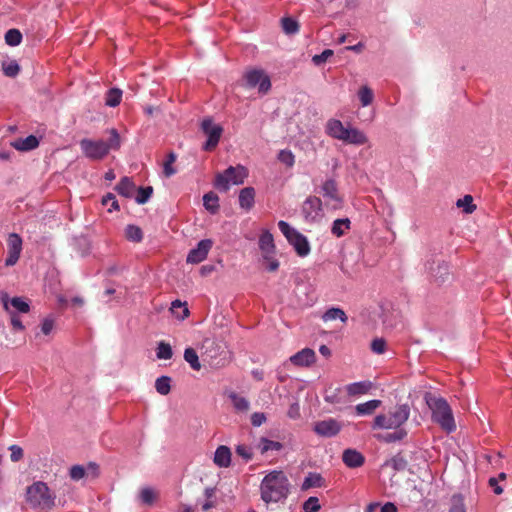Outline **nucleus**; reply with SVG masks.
Segmentation results:
<instances>
[{"mask_svg": "<svg viewBox=\"0 0 512 512\" xmlns=\"http://www.w3.org/2000/svg\"><path fill=\"white\" fill-rule=\"evenodd\" d=\"M289 480L283 471L273 470L262 480L261 498L265 503L279 502L289 493Z\"/></svg>", "mask_w": 512, "mask_h": 512, "instance_id": "obj_1", "label": "nucleus"}, {"mask_svg": "<svg viewBox=\"0 0 512 512\" xmlns=\"http://www.w3.org/2000/svg\"><path fill=\"white\" fill-rule=\"evenodd\" d=\"M425 401L432 411V420L445 432H454L456 430V424L448 402L444 398L437 397L431 393L425 394Z\"/></svg>", "mask_w": 512, "mask_h": 512, "instance_id": "obj_2", "label": "nucleus"}, {"mask_svg": "<svg viewBox=\"0 0 512 512\" xmlns=\"http://www.w3.org/2000/svg\"><path fill=\"white\" fill-rule=\"evenodd\" d=\"M120 145V135L116 129L110 130V139L108 142L103 140H91L87 138L80 141L82 152L87 158L92 160L103 159L111 149L118 150Z\"/></svg>", "mask_w": 512, "mask_h": 512, "instance_id": "obj_3", "label": "nucleus"}, {"mask_svg": "<svg viewBox=\"0 0 512 512\" xmlns=\"http://www.w3.org/2000/svg\"><path fill=\"white\" fill-rule=\"evenodd\" d=\"M410 408L407 404L397 405L387 413L377 415L372 423V429H400L409 419Z\"/></svg>", "mask_w": 512, "mask_h": 512, "instance_id": "obj_4", "label": "nucleus"}, {"mask_svg": "<svg viewBox=\"0 0 512 512\" xmlns=\"http://www.w3.org/2000/svg\"><path fill=\"white\" fill-rule=\"evenodd\" d=\"M326 133L337 140L348 144L364 145L368 142L367 136L357 128H346L340 120L330 119L326 124Z\"/></svg>", "mask_w": 512, "mask_h": 512, "instance_id": "obj_5", "label": "nucleus"}, {"mask_svg": "<svg viewBox=\"0 0 512 512\" xmlns=\"http://www.w3.org/2000/svg\"><path fill=\"white\" fill-rule=\"evenodd\" d=\"M26 501L33 508L51 509L55 505V495L46 483L38 481L27 487Z\"/></svg>", "mask_w": 512, "mask_h": 512, "instance_id": "obj_6", "label": "nucleus"}, {"mask_svg": "<svg viewBox=\"0 0 512 512\" xmlns=\"http://www.w3.org/2000/svg\"><path fill=\"white\" fill-rule=\"evenodd\" d=\"M248 176V171L244 166H230L223 173H219L215 178V187L223 192H227L231 185H240Z\"/></svg>", "mask_w": 512, "mask_h": 512, "instance_id": "obj_7", "label": "nucleus"}, {"mask_svg": "<svg viewBox=\"0 0 512 512\" xmlns=\"http://www.w3.org/2000/svg\"><path fill=\"white\" fill-rule=\"evenodd\" d=\"M278 227L300 257H305L310 253L309 242L303 234L283 220L278 222Z\"/></svg>", "mask_w": 512, "mask_h": 512, "instance_id": "obj_8", "label": "nucleus"}, {"mask_svg": "<svg viewBox=\"0 0 512 512\" xmlns=\"http://www.w3.org/2000/svg\"><path fill=\"white\" fill-rule=\"evenodd\" d=\"M203 360L212 368H220L227 364V357L224 351H220V346L213 340H205L203 344Z\"/></svg>", "mask_w": 512, "mask_h": 512, "instance_id": "obj_9", "label": "nucleus"}, {"mask_svg": "<svg viewBox=\"0 0 512 512\" xmlns=\"http://www.w3.org/2000/svg\"><path fill=\"white\" fill-rule=\"evenodd\" d=\"M320 193L325 199L327 208L338 210L342 208L343 198L339 193L337 182L334 179H327L321 185Z\"/></svg>", "mask_w": 512, "mask_h": 512, "instance_id": "obj_10", "label": "nucleus"}, {"mask_svg": "<svg viewBox=\"0 0 512 512\" xmlns=\"http://www.w3.org/2000/svg\"><path fill=\"white\" fill-rule=\"evenodd\" d=\"M201 130L207 136V141L203 145V150H214L219 143L223 133V128L218 124H214L213 120L208 117L203 119L201 122Z\"/></svg>", "mask_w": 512, "mask_h": 512, "instance_id": "obj_11", "label": "nucleus"}, {"mask_svg": "<svg viewBox=\"0 0 512 512\" xmlns=\"http://www.w3.org/2000/svg\"><path fill=\"white\" fill-rule=\"evenodd\" d=\"M244 78L249 88L258 86V90L262 94H266L271 88L270 78L262 69L248 70Z\"/></svg>", "mask_w": 512, "mask_h": 512, "instance_id": "obj_12", "label": "nucleus"}, {"mask_svg": "<svg viewBox=\"0 0 512 512\" xmlns=\"http://www.w3.org/2000/svg\"><path fill=\"white\" fill-rule=\"evenodd\" d=\"M302 214L307 222L319 221L323 216V202L317 196H309L302 204Z\"/></svg>", "mask_w": 512, "mask_h": 512, "instance_id": "obj_13", "label": "nucleus"}, {"mask_svg": "<svg viewBox=\"0 0 512 512\" xmlns=\"http://www.w3.org/2000/svg\"><path fill=\"white\" fill-rule=\"evenodd\" d=\"M22 251V239L16 233L9 234L7 238V253L8 256L5 260L6 266H14L21 255Z\"/></svg>", "mask_w": 512, "mask_h": 512, "instance_id": "obj_14", "label": "nucleus"}, {"mask_svg": "<svg viewBox=\"0 0 512 512\" xmlns=\"http://www.w3.org/2000/svg\"><path fill=\"white\" fill-rule=\"evenodd\" d=\"M341 424L333 418L318 421L314 425V431L316 434L322 437H333L341 431Z\"/></svg>", "mask_w": 512, "mask_h": 512, "instance_id": "obj_15", "label": "nucleus"}, {"mask_svg": "<svg viewBox=\"0 0 512 512\" xmlns=\"http://www.w3.org/2000/svg\"><path fill=\"white\" fill-rule=\"evenodd\" d=\"M213 245L212 240L210 239H203L198 244L197 247L192 249L188 256H187V262L192 264H198L202 261H204L211 250Z\"/></svg>", "mask_w": 512, "mask_h": 512, "instance_id": "obj_16", "label": "nucleus"}, {"mask_svg": "<svg viewBox=\"0 0 512 512\" xmlns=\"http://www.w3.org/2000/svg\"><path fill=\"white\" fill-rule=\"evenodd\" d=\"M316 360V354L314 350L310 348H304L290 357V361L296 366H310Z\"/></svg>", "mask_w": 512, "mask_h": 512, "instance_id": "obj_17", "label": "nucleus"}, {"mask_svg": "<svg viewBox=\"0 0 512 512\" xmlns=\"http://www.w3.org/2000/svg\"><path fill=\"white\" fill-rule=\"evenodd\" d=\"M342 461L349 468H358L364 464L365 458L359 451L349 448L343 451Z\"/></svg>", "mask_w": 512, "mask_h": 512, "instance_id": "obj_18", "label": "nucleus"}, {"mask_svg": "<svg viewBox=\"0 0 512 512\" xmlns=\"http://www.w3.org/2000/svg\"><path fill=\"white\" fill-rule=\"evenodd\" d=\"M259 248L263 254L264 259H270L271 255L275 253V244L273 235L269 231H263L259 238Z\"/></svg>", "mask_w": 512, "mask_h": 512, "instance_id": "obj_19", "label": "nucleus"}, {"mask_svg": "<svg viewBox=\"0 0 512 512\" xmlns=\"http://www.w3.org/2000/svg\"><path fill=\"white\" fill-rule=\"evenodd\" d=\"M231 450L229 447L221 445L214 453V463L221 468H227L231 464Z\"/></svg>", "mask_w": 512, "mask_h": 512, "instance_id": "obj_20", "label": "nucleus"}, {"mask_svg": "<svg viewBox=\"0 0 512 512\" xmlns=\"http://www.w3.org/2000/svg\"><path fill=\"white\" fill-rule=\"evenodd\" d=\"M255 189L253 187H245L239 193V206L242 209L250 210L255 203Z\"/></svg>", "mask_w": 512, "mask_h": 512, "instance_id": "obj_21", "label": "nucleus"}, {"mask_svg": "<svg viewBox=\"0 0 512 512\" xmlns=\"http://www.w3.org/2000/svg\"><path fill=\"white\" fill-rule=\"evenodd\" d=\"M11 145L18 151H30L38 147L39 140L34 135L22 139H17L11 143Z\"/></svg>", "mask_w": 512, "mask_h": 512, "instance_id": "obj_22", "label": "nucleus"}, {"mask_svg": "<svg viewBox=\"0 0 512 512\" xmlns=\"http://www.w3.org/2000/svg\"><path fill=\"white\" fill-rule=\"evenodd\" d=\"M325 486V480L319 473H308V475L305 477L301 489L303 491H306L310 488H320Z\"/></svg>", "mask_w": 512, "mask_h": 512, "instance_id": "obj_23", "label": "nucleus"}, {"mask_svg": "<svg viewBox=\"0 0 512 512\" xmlns=\"http://www.w3.org/2000/svg\"><path fill=\"white\" fill-rule=\"evenodd\" d=\"M3 308L4 310L10 315L11 325L15 330H21L23 331L25 329L24 325L22 324V321L20 320V317L16 313V311L11 310L8 303V295L3 294L1 297Z\"/></svg>", "mask_w": 512, "mask_h": 512, "instance_id": "obj_24", "label": "nucleus"}, {"mask_svg": "<svg viewBox=\"0 0 512 512\" xmlns=\"http://www.w3.org/2000/svg\"><path fill=\"white\" fill-rule=\"evenodd\" d=\"M381 400H369L365 403H360L355 406L356 414L359 416L372 415L377 408L381 406Z\"/></svg>", "mask_w": 512, "mask_h": 512, "instance_id": "obj_25", "label": "nucleus"}, {"mask_svg": "<svg viewBox=\"0 0 512 512\" xmlns=\"http://www.w3.org/2000/svg\"><path fill=\"white\" fill-rule=\"evenodd\" d=\"M372 387L370 381L355 382L347 385L346 391L349 395H362L366 394Z\"/></svg>", "mask_w": 512, "mask_h": 512, "instance_id": "obj_26", "label": "nucleus"}, {"mask_svg": "<svg viewBox=\"0 0 512 512\" xmlns=\"http://www.w3.org/2000/svg\"><path fill=\"white\" fill-rule=\"evenodd\" d=\"M257 448L261 454H265L268 451H280L283 448V444L278 441L269 440L265 437H261Z\"/></svg>", "mask_w": 512, "mask_h": 512, "instance_id": "obj_27", "label": "nucleus"}, {"mask_svg": "<svg viewBox=\"0 0 512 512\" xmlns=\"http://www.w3.org/2000/svg\"><path fill=\"white\" fill-rule=\"evenodd\" d=\"M203 205L211 214H215L219 210V197L214 192H208L203 196Z\"/></svg>", "mask_w": 512, "mask_h": 512, "instance_id": "obj_28", "label": "nucleus"}, {"mask_svg": "<svg viewBox=\"0 0 512 512\" xmlns=\"http://www.w3.org/2000/svg\"><path fill=\"white\" fill-rule=\"evenodd\" d=\"M429 271L431 276L438 283L444 282L445 278L449 275V268L445 262L438 263L436 268L430 266Z\"/></svg>", "mask_w": 512, "mask_h": 512, "instance_id": "obj_29", "label": "nucleus"}, {"mask_svg": "<svg viewBox=\"0 0 512 512\" xmlns=\"http://www.w3.org/2000/svg\"><path fill=\"white\" fill-rule=\"evenodd\" d=\"M322 319L324 322L339 319L341 322L346 323L348 317L343 309L332 307L323 314Z\"/></svg>", "mask_w": 512, "mask_h": 512, "instance_id": "obj_30", "label": "nucleus"}, {"mask_svg": "<svg viewBox=\"0 0 512 512\" xmlns=\"http://www.w3.org/2000/svg\"><path fill=\"white\" fill-rule=\"evenodd\" d=\"M351 222L348 218L336 219L331 227V232L336 237H342L350 229Z\"/></svg>", "mask_w": 512, "mask_h": 512, "instance_id": "obj_31", "label": "nucleus"}, {"mask_svg": "<svg viewBox=\"0 0 512 512\" xmlns=\"http://www.w3.org/2000/svg\"><path fill=\"white\" fill-rule=\"evenodd\" d=\"M135 185L129 177H123L116 186L117 192L124 197H131Z\"/></svg>", "mask_w": 512, "mask_h": 512, "instance_id": "obj_32", "label": "nucleus"}, {"mask_svg": "<svg viewBox=\"0 0 512 512\" xmlns=\"http://www.w3.org/2000/svg\"><path fill=\"white\" fill-rule=\"evenodd\" d=\"M184 359L193 370L199 371L201 369V363L195 349L191 347L186 348L184 351Z\"/></svg>", "mask_w": 512, "mask_h": 512, "instance_id": "obj_33", "label": "nucleus"}, {"mask_svg": "<svg viewBox=\"0 0 512 512\" xmlns=\"http://www.w3.org/2000/svg\"><path fill=\"white\" fill-rule=\"evenodd\" d=\"M155 389L163 396L168 395L171 391V378L169 376L157 378L155 381Z\"/></svg>", "mask_w": 512, "mask_h": 512, "instance_id": "obj_34", "label": "nucleus"}, {"mask_svg": "<svg viewBox=\"0 0 512 512\" xmlns=\"http://www.w3.org/2000/svg\"><path fill=\"white\" fill-rule=\"evenodd\" d=\"M170 310L178 319L181 320H184L189 315L186 303H182L180 300L173 301Z\"/></svg>", "mask_w": 512, "mask_h": 512, "instance_id": "obj_35", "label": "nucleus"}, {"mask_svg": "<svg viewBox=\"0 0 512 512\" xmlns=\"http://www.w3.org/2000/svg\"><path fill=\"white\" fill-rule=\"evenodd\" d=\"M125 237L129 241L139 243L143 239V232L139 226L127 225L125 228Z\"/></svg>", "mask_w": 512, "mask_h": 512, "instance_id": "obj_36", "label": "nucleus"}, {"mask_svg": "<svg viewBox=\"0 0 512 512\" xmlns=\"http://www.w3.org/2000/svg\"><path fill=\"white\" fill-rule=\"evenodd\" d=\"M121 98L122 91L118 88H111L106 94L105 104L109 107H116L120 104Z\"/></svg>", "mask_w": 512, "mask_h": 512, "instance_id": "obj_37", "label": "nucleus"}, {"mask_svg": "<svg viewBox=\"0 0 512 512\" xmlns=\"http://www.w3.org/2000/svg\"><path fill=\"white\" fill-rule=\"evenodd\" d=\"M156 356L158 359L169 360L173 356L171 345L164 341H160L156 348Z\"/></svg>", "mask_w": 512, "mask_h": 512, "instance_id": "obj_38", "label": "nucleus"}, {"mask_svg": "<svg viewBox=\"0 0 512 512\" xmlns=\"http://www.w3.org/2000/svg\"><path fill=\"white\" fill-rule=\"evenodd\" d=\"M283 31L288 34H295L299 31V24L296 20L291 17H284L281 20Z\"/></svg>", "mask_w": 512, "mask_h": 512, "instance_id": "obj_39", "label": "nucleus"}, {"mask_svg": "<svg viewBox=\"0 0 512 512\" xmlns=\"http://www.w3.org/2000/svg\"><path fill=\"white\" fill-rule=\"evenodd\" d=\"M22 41V34L18 29H9L5 33V42L9 46H17Z\"/></svg>", "mask_w": 512, "mask_h": 512, "instance_id": "obj_40", "label": "nucleus"}, {"mask_svg": "<svg viewBox=\"0 0 512 512\" xmlns=\"http://www.w3.org/2000/svg\"><path fill=\"white\" fill-rule=\"evenodd\" d=\"M230 398L232 400L234 408L237 411L245 412L249 409V402L246 398L239 396L236 393H231Z\"/></svg>", "mask_w": 512, "mask_h": 512, "instance_id": "obj_41", "label": "nucleus"}, {"mask_svg": "<svg viewBox=\"0 0 512 512\" xmlns=\"http://www.w3.org/2000/svg\"><path fill=\"white\" fill-rule=\"evenodd\" d=\"M176 158H177V156L174 152H170L167 155V159L163 163V174L165 175V177H171L172 175H174L176 173V170L173 167V164L175 163Z\"/></svg>", "mask_w": 512, "mask_h": 512, "instance_id": "obj_42", "label": "nucleus"}, {"mask_svg": "<svg viewBox=\"0 0 512 512\" xmlns=\"http://www.w3.org/2000/svg\"><path fill=\"white\" fill-rule=\"evenodd\" d=\"M8 303L20 313H28L30 310L29 303L24 301L21 297H13Z\"/></svg>", "mask_w": 512, "mask_h": 512, "instance_id": "obj_43", "label": "nucleus"}, {"mask_svg": "<svg viewBox=\"0 0 512 512\" xmlns=\"http://www.w3.org/2000/svg\"><path fill=\"white\" fill-rule=\"evenodd\" d=\"M358 96L362 106H368L373 101V91L367 86H363L360 88Z\"/></svg>", "mask_w": 512, "mask_h": 512, "instance_id": "obj_44", "label": "nucleus"}, {"mask_svg": "<svg viewBox=\"0 0 512 512\" xmlns=\"http://www.w3.org/2000/svg\"><path fill=\"white\" fill-rule=\"evenodd\" d=\"M2 70L7 77H15L20 71V66L16 61H11L9 63L3 62Z\"/></svg>", "mask_w": 512, "mask_h": 512, "instance_id": "obj_45", "label": "nucleus"}, {"mask_svg": "<svg viewBox=\"0 0 512 512\" xmlns=\"http://www.w3.org/2000/svg\"><path fill=\"white\" fill-rule=\"evenodd\" d=\"M472 202V196L465 195L463 198L457 200L456 205L457 207H463L466 213H472L476 209V206Z\"/></svg>", "mask_w": 512, "mask_h": 512, "instance_id": "obj_46", "label": "nucleus"}, {"mask_svg": "<svg viewBox=\"0 0 512 512\" xmlns=\"http://www.w3.org/2000/svg\"><path fill=\"white\" fill-rule=\"evenodd\" d=\"M157 498V493L149 487L143 488L140 492V499L144 504L151 505Z\"/></svg>", "mask_w": 512, "mask_h": 512, "instance_id": "obj_47", "label": "nucleus"}, {"mask_svg": "<svg viewBox=\"0 0 512 512\" xmlns=\"http://www.w3.org/2000/svg\"><path fill=\"white\" fill-rule=\"evenodd\" d=\"M321 509L319 499L311 496L303 503V512H318Z\"/></svg>", "mask_w": 512, "mask_h": 512, "instance_id": "obj_48", "label": "nucleus"}, {"mask_svg": "<svg viewBox=\"0 0 512 512\" xmlns=\"http://www.w3.org/2000/svg\"><path fill=\"white\" fill-rule=\"evenodd\" d=\"M153 194V187L147 186V187H140L138 189V194L136 196V202L138 204H145L151 195Z\"/></svg>", "mask_w": 512, "mask_h": 512, "instance_id": "obj_49", "label": "nucleus"}, {"mask_svg": "<svg viewBox=\"0 0 512 512\" xmlns=\"http://www.w3.org/2000/svg\"><path fill=\"white\" fill-rule=\"evenodd\" d=\"M278 160L287 167H292L295 163L294 154L290 150H281L278 154Z\"/></svg>", "mask_w": 512, "mask_h": 512, "instance_id": "obj_50", "label": "nucleus"}, {"mask_svg": "<svg viewBox=\"0 0 512 512\" xmlns=\"http://www.w3.org/2000/svg\"><path fill=\"white\" fill-rule=\"evenodd\" d=\"M87 470L82 465H74L70 468L69 476L74 481H79L85 477Z\"/></svg>", "mask_w": 512, "mask_h": 512, "instance_id": "obj_51", "label": "nucleus"}, {"mask_svg": "<svg viewBox=\"0 0 512 512\" xmlns=\"http://www.w3.org/2000/svg\"><path fill=\"white\" fill-rule=\"evenodd\" d=\"M236 454L243 458L246 462L250 461L253 457L252 449L244 444H240L236 446Z\"/></svg>", "mask_w": 512, "mask_h": 512, "instance_id": "obj_52", "label": "nucleus"}, {"mask_svg": "<svg viewBox=\"0 0 512 512\" xmlns=\"http://www.w3.org/2000/svg\"><path fill=\"white\" fill-rule=\"evenodd\" d=\"M332 55L333 51L326 49L321 54L314 55L312 61L315 65H321L325 63Z\"/></svg>", "mask_w": 512, "mask_h": 512, "instance_id": "obj_53", "label": "nucleus"}, {"mask_svg": "<svg viewBox=\"0 0 512 512\" xmlns=\"http://www.w3.org/2000/svg\"><path fill=\"white\" fill-rule=\"evenodd\" d=\"M395 430H396L395 432L389 433L385 436L384 440L386 442L389 443V442L399 441V440H402L407 435V432L404 429H395Z\"/></svg>", "mask_w": 512, "mask_h": 512, "instance_id": "obj_54", "label": "nucleus"}, {"mask_svg": "<svg viewBox=\"0 0 512 512\" xmlns=\"http://www.w3.org/2000/svg\"><path fill=\"white\" fill-rule=\"evenodd\" d=\"M102 204L104 206H107L109 204H111V208L108 209V211H112V210H118L119 209V205H118V202L116 200V197L114 194L112 193H108L106 194L103 198H102Z\"/></svg>", "mask_w": 512, "mask_h": 512, "instance_id": "obj_55", "label": "nucleus"}, {"mask_svg": "<svg viewBox=\"0 0 512 512\" xmlns=\"http://www.w3.org/2000/svg\"><path fill=\"white\" fill-rule=\"evenodd\" d=\"M386 348V341L383 338H376L371 342V350L376 354H382Z\"/></svg>", "mask_w": 512, "mask_h": 512, "instance_id": "obj_56", "label": "nucleus"}, {"mask_svg": "<svg viewBox=\"0 0 512 512\" xmlns=\"http://www.w3.org/2000/svg\"><path fill=\"white\" fill-rule=\"evenodd\" d=\"M11 451L10 458L13 462H18L23 457V449L18 445H11L9 447Z\"/></svg>", "mask_w": 512, "mask_h": 512, "instance_id": "obj_57", "label": "nucleus"}, {"mask_svg": "<svg viewBox=\"0 0 512 512\" xmlns=\"http://www.w3.org/2000/svg\"><path fill=\"white\" fill-rule=\"evenodd\" d=\"M266 421V416L262 412H255L251 416V423L255 427L261 426Z\"/></svg>", "mask_w": 512, "mask_h": 512, "instance_id": "obj_58", "label": "nucleus"}, {"mask_svg": "<svg viewBox=\"0 0 512 512\" xmlns=\"http://www.w3.org/2000/svg\"><path fill=\"white\" fill-rule=\"evenodd\" d=\"M498 479L495 478V477H491L489 480H488V484L489 486L492 488L493 492L496 494V495H501L503 493V488L499 485L498 483Z\"/></svg>", "mask_w": 512, "mask_h": 512, "instance_id": "obj_59", "label": "nucleus"}, {"mask_svg": "<svg viewBox=\"0 0 512 512\" xmlns=\"http://www.w3.org/2000/svg\"><path fill=\"white\" fill-rule=\"evenodd\" d=\"M266 261V269L270 272H274L279 268L278 260L273 258V255L270 256V259H264Z\"/></svg>", "mask_w": 512, "mask_h": 512, "instance_id": "obj_60", "label": "nucleus"}, {"mask_svg": "<svg viewBox=\"0 0 512 512\" xmlns=\"http://www.w3.org/2000/svg\"><path fill=\"white\" fill-rule=\"evenodd\" d=\"M54 326V322L52 319H45L41 325V330L45 335H48Z\"/></svg>", "mask_w": 512, "mask_h": 512, "instance_id": "obj_61", "label": "nucleus"}, {"mask_svg": "<svg viewBox=\"0 0 512 512\" xmlns=\"http://www.w3.org/2000/svg\"><path fill=\"white\" fill-rule=\"evenodd\" d=\"M381 512H398V509L394 503L387 502L381 507Z\"/></svg>", "mask_w": 512, "mask_h": 512, "instance_id": "obj_62", "label": "nucleus"}, {"mask_svg": "<svg viewBox=\"0 0 512 512\" xmlns=\"http://www.w3.org/2000/svg\"><path fill=\"white\" fill-rule=\"evenodd\" d=\"M449 512H466V510L463 503H456L451 506Z\"/></svg>", "mask_w": 512, "mask_h": 512, "instance_id": "obj_63", "label": "nucleus"}, {"mask_svg": "<svg viewBox=\"0 0 512 512\" xmlns=\"http://www.w3.org/2000/svg\"><path fill=\"white\" fill-rule=\"evenodd\" d=\"M214 270V266L212 265H204L201 267L200 272L203 276L211 273Z\"/></svg>", "mask_w": 512, "mask_h": 512, "instance_id": "obj_64", "label": "nucleus"}]
</instances>
